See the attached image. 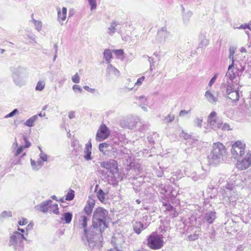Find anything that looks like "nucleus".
Returning <instances> with one entry per match:
<instances>
[{
	"label": "nucleus",
	"mask_w": 251,
	"mask_h": 251,
	"mask_svg": "<svg viewBox=\"0 0 251 251\" xmlns=\"http://www.w3.org/2000/svg\"><path fill=\"white\" fill-rule=\"evenodd\" d=\"M37 115H38V116H39L40 117H44L45 116V114L44 113V114H42V113H40Z\"/></svg>",
	"instance_id": "bf43d9fd"
},
{
	"label": "nucleus",
	"mask_w": 251,
	"mask_h": 251,
	"mask_svg": "<svg viewBox=\"0 0 251 251\" xmlns=\"http://www.w3.org/2000/svg\"><path fill=\"white\" fill-rule=\"evenodd\" d=\"M115 25H116V24L115 23H113L111 25V26L110 27H109V29L110 30V33H112L114 32L115 29Z\"/></svg>",
	"instance_id": "de8ad7c7"
},
{
	"label": "nucleus",
	"mask_w": 251,
	"mask_h": 251,
	"mask_svg": "<svg viewBox=\"0 0 251 251\" xmlns=\"http://www.w3.org/2000/svg\"><path fill=\"white\" fill-rule=\"evenodd\" d=\"M218 128H221V129L223 130H232V129L230 127V125L228 124H227V123H225L223 125H222V124H220V125H218Z\"/></svg>",
	"instance_id": "c756f323"
},
{
	"label": "nucleus",
	"mask_w": 251,
	"mask_h": 251,
	"mask_svg": "<svg viewBox=\"0 0 251 251\" xmlns=\"http://www.w3.org/2000/svg\"><path fill=\"white\" fill-rule=\"evenodd\" d=\"M24 149V147L22 146H21L20 147L18 148L17 150L15 155L17 156L19 155L23 151Z\"/></svg>",
	"instance_id": "49530a36"
},
{
	"label": "nucleus",
	"mask_w": 251,
	"mask_h": 251,
	"mask_svg": "<svg viewBox=\"0 0 251 251\" xmlns=\"http://www.w3.org/2000/svg\"><path fill=\"white\" fill-rule=\"evenodd\" d=\"M251 165V153L248 151L241 159L237 160L236 168L240 170H245Z\"/></svg>",
	"instance_id": "0eeeda50"
},
{
	"label": "nucleus",
	"mask_w": 251,
	"mask_h": 251,
	"mask_svg": "<svg viewBox=\"0 0 251 251\" xmlns=\"http://www.w3.org/2000/svg\"><path fill=\"white\" fill-rule=\"evenodd\" d=\"M40 158L43 162L47 161L48 160V156L47 154L43 151H41L40 154Z\"/></svg>",
	"instance_id": "e433bc0d"
},
{
	"label": "nucleus",
	"mask_w": 251,
	"mask_h": 251,
	"mask_svg": "<svg viewBox=\"0 0 251 251\" xmlns=\"http://www.w3.org/2000/svg\"><path fill=\"white\" fill-rule=\"evenodd\" d=\"M25 39H26L27 40V39L30 40L29 42L31 44H34V43H36V36L34 35H27L25 37Z\"/></svg>",
	"instance_id": "473e14b6"
},
{
	"label": "nucleus",
	"mask_w": 251,
	"mask_h": 251,
	"mask_svg": "<svg viewBox=\"0 0 251 251\" xmlns=\"http://www.w3.org/2000/svg\"><path fill=\"white\" fill-rule=\"evenodd\" d=\"M1 216L3 218L10 217L12 216V213L11 211H4L1 214Z\"/></svg>",
	"instance_id": "c9c22d12"
},
{
	"label": "nucleus",
	"mask_w": 251,
	"mask_h": 251,
	"mask_svg": "<svg viewBox=\"0 0 251 251\" xmlns=\"http://www.w3.org/2000/svg\"><path fill=\"white\" fill-rule=\"evenodd\" d=\"M45 81L44 80H39L35 87V90L42 91L45 88Z\"/></svg>",
	"instance_id": "bb28decb"
},
{
	"label": "nucleus",
	"mask_w": 251,
	"mask_h": 251,
	"mask_svg": "<svg viewBox=\"0 0 251 251\" xmlns=\"http://www.w3.org/2000/svg\"><path fill=\"white\" fill-rule=\"evenodd\" d=\"M103 57L107 63L110 64V61L112 58V54L111 50L109 49H106L103 52Z\"/></svg>",
	"instance_id": "aec40b11"
},
{
	"label": "nucleus",
	"mask_w": 251,
	"mask_h": 251,
	"mask_svg": "<svg viewBox=\"0 0 251 251\" xmlns=\"http://www.w3.org/2000/svg\"><path fill=\"white\" fill-rule=\"evenodd\" d=\"M73 88L74 90H75V91H78L81 92L82 90L81 88L77 85H74Z\"/></svg>",
	"instance_id": "603ef678"
},
{
	"label": "nucleus",
	"mask_w": 251,
	"mask_h": 251,
	"mask_svg": "<svg viewBox=\"0 0 251 251\" xmlns=\"http://www.w3.org/2000/svg\"><path fill=\"white\" fill-rule=\"evenodd\" d=\"M133 228L136 234H139L145 228L144 226V225L141 222H136L133 226Z\"/></svg>",
	"instance_id": "4468645a"
},
{
	"label": "nucleus",
	"mask_w": 251,
	"mask_h": 251,
	"mask_svg": "<svg viewBox=\"0 0 251 251\" xmlns=\"http://www.w3.org/2000/svg\"><path fill=\"white\" fill-rule=\"evenodd\" d=\"M73 215L71 213L67 212L64 214V221L65 223L69 224L72 220Z\"/></svg>",
	"instance_id": "c85d7f7f"
},
{
	"label": "nucleus",
	"mask_w": 251,
	"mask_h": 251,
	"mask_svg": "<svg viewBox=\"0 0 251 251\" xmlns=\"http://www.w3.org/2000/svg\"><path fill=\"white\" fill-rule=\"evenodd\" d=\"M109 144L106 143H102L99 145V148L101 152H102L103 154H105V152L108 151L107 148L109 147Z\"/></svg>",
	"instance_id": "a878e982"
},
{
	"label": "nucleus",
	"mask_w": 251,
	"mask_h": 251,
	"mask_svg": "<svg viewBox=\"0 0 251 251\" xmlns=\"http://www.w3.org/2000/svg\"><path fill=\"white\" fill-rule=\"evenodd\" d=\"M205 96L207 99L210 102H216L217 101V98L215 97L209 91H207L205 92Z\"/></svg>",
	"instance_id": "5701e85b"
},
{
	"label": "nucleus",
	"mask_w": 251,
	"mask_h": 251,
	"mask_svg": "<svg viewBox=\"0 0 251 251\" xmlns=\"http://www.w3.org/2000/svg\"><path fill=\"white\" fill-rule=\"evenodd\" d=\"M89 3L91 5V9H96L97 7L96 0H88Z\"/></svg>",
	"instance_id": "72a5a7b5"
},
{
	"label": "nucleus",
	"mask_w": 251,
	"mask_h": 251,
	"mask_svg": "<svg viewBox=\"0 0 251 251\" xmlns=\"http://www.w3.org/2000/svg\"><path fill=\"white\" fill-rule=\"evenodd\" d=\"M75 117V112L71 111L69 113V117L70 119H73Z\"/></svg>",
	"instance_id": "5fc2aeb1"
},
{
	"label": "nucleus",
	"mask_w": 251,
	"mask_h": 251,
	"mask_svg": "<svg viewBox=\"0 0 251 251\" xmlns=\"http://www.w3.org/2000/svg\"><path fill=\"white\" fill-rule=\"evenodd\" d=\"M164 237L162 234L152 232L147 238V245L152 250H159L162 249L165 244Z\"/></svg>",
	"instance_id": "7ed1b4c3"
},
{
	"label": "nucleus",
	"mask_w": 251,
	"mask_h": 251,
	"mask_svg": "<svg viewBox=\"0 0 251 251\" xmlns=\"http://www.w3.org/2000/svg\"><path fill=\"white\" fill-rule=\"evenodd\" d=\"M198 235L197 234H194L193 235H190L188 236L189 240L193 241L198 238Z\"/></svg>",
	"instance_id": "a19ab883"
},
{
	"label": "nucleus",
	"mask_w": 251,
	"mask_h": 251,
	"mask_svg": "<svg viewBox=\"0 0 251 251\" xmlns=\"http://www.w3.org/2000/svg\"><path fill=\"white\" fill-rule=\"evenodd\" d=\"M100 166L109 170L112 175L117 174L119 172L118 162L114 159H110L101 162Z\"/></svg>",
	"instance_id": "6e6552de"
},
{
	"label": "nucleus",
	"mask_w": 251,
	"mask_h": 251,
	"mask_svg": "<svg viewBox=\"0 0 251 251\" xmlns=\"http://www.w3.org/2000/svg\"><path fill=\"white\" fill-rule=\"evenodd\" d=\"M66 192L67 194L65 196V200L66 201H71L73 200L75 197V191L72 189H69Z\"/></svg>",
	"instance_id": "393cba45"
},
{
	"label": "nucleus",
	"mask_w": 251,
	"mask_h": 251,
	"mask_svg": "<svg viewBox=\"0 0 251 251\" xmlns=\"http://www.w3.org/2000/svg\"><path fill=\"white\" fill-rule=\"evenodd\" d=\"M10 71L12 73V76L13 78L15 83L18 85L21 86L23 83L20 80L19 77H23L26 75V69L21 66L11 67Z\"/></svg>",
	"instance_id": "39448f33"
},
{
	"label": "nucleus",
	"mask_w": 251,
	"mask_h": 251,
	"mask_svg": "<svg viewBox=\"0 0 251 251\" xmlns=\"http://www.w3.org/2000/svg\"><path fill=\"white\" fill-rule=\"evenodd\" d=\"M95 205V201L93 199H90L88 201L87 204L85 205L84 211L88 214L90 215L92 212Z\"/></svg>",
	"instance_id": "ddd939ff"
},
{
	"label": "nucleus",
	"mask_w": 251,
	"mask_h": 251,
	"mask_svg": "<svg viewBox=\"0 0 251 251\" xmlns=\"http://www.w3.org/2000/svg\"><path fill=\"white\" fill-rule=\"evenodd\" d=\"M39 150H40V151H42L41 148L40 147H38Z\"/></svg>",
	"instance_id": "774afa93"
},
{
	"label": "nucleus",
	"mask_w": 251,
	"mask_h": 251,
	"mask_svg": "<svg viewBox=\"0 0 251 251\" xmlns=\"http://www.w3.org/2000/svg\"><path fill=\"white\" fill-rule=\"evenodd\" d=\"M33 227V224L32 223H29L27 227H26V233L25 234V235H27V231L29 230H30Z\"/></svg>",
	"instance_id": "8fccbe9b"
},
{
	"label": "nucleus",
	"mask_w": 251,
	"mask_h": 251,
	"mask_svg": "<svg viewBox=\"0 0 251 251\" xmlns=\"http://www.w3.org/2000/svg\"><path fill=\"white\" fill-rule=\"evenodd\" d=\"M234 50H230V55H229V58H232V60H233V55L234 54Z\"/></svg>",
	"instance_id": "6e6d98bb"
},
{
	"label": "nucleus",
	"mask_w": 251,
	"mask_h": 251,
	"mask_svg": "<svg viewBox=\"0 0 251 251\" xmlns=\"http://www.w3.org/2000/svg\"><path fill=\"white\" fill-rule=\"evenodd\" d=\"M19 112L18 110L17 109H14L12 112L9 113L8 114L6 115L5 116V118H8L10 117H12L14 116L15 114L18 113Z\"/></svg>",
	"instance_id": "f704fd0d"
},
{
	"label": "nucleus",
	"mask_w": 251,
	"mask_h": 251,
	"mask_svg": "<svg viewBox=\"0 0 251 251\" xmlns=\"http://www.w3.org/2000/svg\"><path fill=\"white\" fill-rule=\"evenodd\" d=\"M230 91H236L234 90V86L233 85H228L226 88V92L228 93Z\"/></svg>",
	"instance_id": "37998d69"
},
{
	"label": "nucleus",
	"mask_w": 251,
	"mask_h": 251,
	"mask_svg": "<svg viewBox=\"0 0 251 251\" xmlns=\"http://www.w3.org/2000/svg\"><path fill=\"white\" fill-rule=\"evenodd\" d=\"M229 78H230V79L231 80H232V79L234 78V76H233V77H232V76H230L229 77Z\"/></svg>",
	"instance_id": "338daca9"
},
{
	"label": "nucleus",
	"mask_w": 251,
	"mask_h": 251,
	"mask_svg": "<svg viewBox=\"0 0 251 251\" xmlns=\"http://www.w3.org/2000/svg\"><path fill=\"white\" fill-rule=\"evenodd\" d=\"M72 80L75 83H78L79 81V77L77 74H75L72 77Z\"/></svg>",
	"instance_id": "ea45409f"
},
{
	"label": "nucleus",
	"mask_w": 251,
	"mask_h": 251,
	"mask_svg": "<svg viewBox=\"0 0 251 251\" xmlns=\"http://www.w3.org/2000/svg\"><path fill=\"white\" fill-rule=\"evenodd\" d=\"M30 161L32 169L36 171L39 170L43 165V162L40 160H39L37 161V162H36L33 160L31 159Z\"/></svg>",
	"instance_id": "f3484780"
},
{
	"label": "nucleus",
	"mask_w": 251,
	"mask_h": 251,
	"mask_svg": "<svg viewBox=\"0 0 251 251\" xmlns=\"http://www.w3.org/2000/svg\"><path fill=\"white\" fill-rule=\"evenodd\" d=\"M97 197L99 200L101 201L104 202L105 200V194L103 192L102 189H100L97 193Z\"/></svg>",
	"instance_id": "cd10ccee"
},
{
	"label": "nucleus",
	"mask_w": 251,
	"mask_h": 251,
	"mask_svg": "<svg viewBox=\"0 0 251 251\" xmlns=\"http://www.w3.org/2000/svg\"><path fill=\"white\" fill-rule=\"evenodd\" d=\"M23 240L27 241L24 234L18 231L13 232L10 235L9 246L12 247L15 251L19 250L23 246Z\"/></svg>",
	"instance_id": "20e7f679"
},
{
	"label": "nucleus",
	"mask_w": 251,
	"mask_h": 251,
	"mask_svg": "<svg viewBox=\"0 0 251 251\" xmlns=\"http://www.w3.org/2000/svg\"><path fill=\"white\" fill-rule=\"evenodd\" d=\"M216 77H217V75H215L211 79V80H210L209 82V85L210 86H211L214 83V82L216 80Z\"/></svg>",
	"instance_id": "3c124183"
},
{
	"label": "nucleus",
	"mask_w": 251,
	"mask_h": 251,
	"mask_svg": "<svg viewBox=\"0 0 251 251\" xmlns=\"http://www.w3.org/2000/svg\"><path fill=\"white\" fill-rule=\"evenodd\" d=\"M216 214L215 211H211L206 214L205 216L206 221L209 224H212L216 218Z\"/></svg>",
	"instance_id": "2eb2a0df"
},
{
	"label": "nucleus",
	"mask_w": 251,
	"mask_h": 251,
	"mask_svg": "<svg viewBox=\"0 0 251 251\" xmlns=\"http://www.w3.org/2000/svg\"><path fill=\"white\" fill-rule=\"evenodd\" d=\"M108 212L102 207L97 208L93 216V226L102 233L107 226L105 223V218L107 216Z\"/></svg>",
	"instance_id": "f257e3e1"
},
{
	"label": "nucleus",
	"mask_w": 251,
	"mask_h": 251,
	"mask_svg": "<svg viewBox=\"0 0 251 251\" xmlns=\"http://www.w3.org/2000/svg\"><path fill=\"white\" fill-rule=\"evenodd\" d=\"M92 144L90 141L85 145L84 149L85 155L84 158L87 160L92 159L91 155Z\"/></svg>",
	"instance_id": "f8f14e48"
},
{
	"label": "nucleus",
	"mask_w": 251,
	"mask_h": 251,
	"mask_svg": "<svg viewBox=\"0 0 251 251\" xmlns=\"http://www.w3.org/2000/svg\"><path fill=\"white\" fill-rule=\"evenodd\" d=\"M18 230L21 232L22 233H23L22 234L24 233L25 232V230L23 229V228H21L20 227H18Z\"/></svg>",
	"instance_id": "4d7b16f0"
},
{
	"label": "nucleus",
	"mask_w": 251,
	"mask_h": 251,
	"mask_svg": "<svg viewBox=\"0 0 251 251\" xmlns=\"http://www.w3.org/2000/svg\"><path fill=\"white\" fill-rule=\"evenodd\" d=\"M4 52V49H0V52L1 53H3Z\"/></svg>",
	"instance_id": "e2e57ef3"
},
{
	"label": "nucleus",
	"mask_w": 251,
	"mask_h": 251,
	"mask_svg": "<svg viewBox=\"0 0 251 251\" xmlns=\"http://www.w3.org/2000/svg\"><path fill=\"white\" fill-rule=\"evenodd\" d=\"M84 89L85 90H86V91H88V92H89L92 93H93L95 92V91H96V90H95V89L91 88H90V87H89V86H84Z\"/></svg>",
	"instance_id": "a18cd8bd"
},
{
	"label": "nucleus",
	"mask_w": 251,
	"mask_h": 251,
	"mask_svg": "<svg viewBox=\"0 0 251 251\" xmlns=\"http://www.w3.org/2000/svg\"><path fill=\"white\" fill-rule=\"evenodd\" d=\"M88 219L85 216H81V219L79 220V225L81 228H83L85 235L87 234L86 226Z\"/></svg>",
	"instance_id": "dca6fc26"
},
{
	"label": "nucleus",
	"mask_w": 251,
	"mask_h": 251,
	"mask_svg": "<svg viewBox=\"0 0 251 251\" xmlns=\"http://www.w3.org/2000/svg\"><path fill=\"white\" fill-rule=\"evenodd\" d=\"M188 113V111L186 110H181L179 114V116H183L184 115L187 114Z\"/></svg>",
	"instance_id": "864d4df0"
},
{
	"label": "nucleus",
	"mask_w": 251,
	"mask_h": 251,
	"mask_svg": "<svg viewBox=\"0 0 251 251\" xmlns=\"http://www.w3.org/2000/svg\"><path fill=\"white\" fill-rule=\"evenodd\" d=\"M166 119L168 122H171L175 120V115L173 114H169Z\"/></svg>",
	"instance_id": "79ce46f5"
},
{
	"label": "nucleus",
	"mask_w": 251,
	"mask_h": 251,
	"mask_svg": "<svg viewBox=\"0 0 251 251\" xmlns=\"http://www.w3.org/2000/svg\"><path fill=\"white\" fill-rule=\"evenodd\" d=\"M57 14H58V21L60 23V24L62 25H63V16L61 14V9L59 7L57 8Z\"/></svg>",
	"instance_id": "2f4dec72"
},
{
	"label": "nucleus",
	"mask_w": 251,
	"mask_h": 251,
	"mask_svg": "<svg viewBox=\"0 0 251 251\" xmlns=\"http://www.w3.org/2000/svg\"><path fill=\"white\" fill-rule=\"evenodd\" d=\"M238 28L239 29H244L247 28V29H249L251 30V24H249L242 25Z\"/></svg>",
	"instance_id": "4c0bfd02"
},
{
	"label": "nucleus",
	"mask_w": 251,
	"mask_h": 251,
	"mask_svg": "<svg viewBox=\"0 0 251 251\" xmlns=\"http://www.w3.org/2000/svg\"><path fill=\"white\" fill-rule=\"evenodd\" d=\"M217 115L215 111L211 112L208 117V122L211 125H214L216 123V116Z\"/></svg>",
	"instance_id": "412c9836"
},
{
	"label": "nucleus",
	"mask_w": 251,
	"mask_h": 251,
	"mask_svg": "<svg viewBox=\"0 0 251 251\" xmlns=\"http://www.w3.org/2000/svg\"><path fill=\"white\" fill-rule=\"evenodd\" d=\"M145 78V76H144L139 78L137 79L136 82L135 83V85H138V86L140 85L143 83V82L144 81Z\"/></svg>",
	"instance_id": "58836bf2"
},
{
	"label": "nucleus",
	"mask_w": 251,
	"mask_h": 251,
	"mask_svg": "<svg viewBox=\"0 0 251 251\" xmlns=\"http://www.w3.org/2000/svg\"><path fill=\"white\" fill-rule=\"evenodd\" d=\"M27 223L26 219H23L22 220H20L18 222V224L20 226H23L26 224Z\"/></svg>",
	"instance_id": "09e8293b"
},
{
	"label": "nucleus",
	"mask_w": 251,
	"mask_h": 251,
	"mask_svg": "<svg viewBox=\"0 0 251 251\" xmlns=\"http://www.w3.org/2000/svg\"><path fill=\"white\" fill-rule=\"evenodd\" d=\"M233 65H234V62H233V60H232V64L228 66V70H229L232 67H233Z\"/></svg>",
	"instance_id": "13d9d810"
},
{
	"label": "nucleus",
	"mask_w": 251,
	"mask_h": 251,
	"mask_svg": "<svg viewBox=\"0 0 251 251\" xmlns=\"http://www.w3.org/2000/svg\"><path fill=\"white\" fill-rule=\"evenodd\" d=\"M63 10H64V14H66V12H67V9H66V8H65V7H64Z\"/></svg>",
	"instance_id": "680f3d73"
},
{
	"label": "nucleus",
	"mask_w": 251,
	"mask_h": 251,
	"mask_svg": "<svg viewBox=\"0 0 251 251\" xmlns=\"http://www.w3.org/2000/svg\"><path fill=\"white\" fill-rule=\"evenodd\" d=\"M14 144L16 145V146H18V143H17V142L16 141V140H15V142Z\"/></svg>",
	"instance_id": "69168bd1"
},
{
	"label": "nucleus",
	"mask_w": 251,
	"mask_h": 251,
	"mask_svg": "<svg viewBox=\"0 0 251 251\" xmlns=\"http://www.w3.org/2000/svg\"><path fill=\"white\" fill-rule=\"evenodd\" d=\"M49 212H52L54 214H58L59 212L58 204L51 203L50 205Z\"/></svg>",
	"instance_id": "b1692460"
},
{
	"label": "nucleus",
	"mask_w": 251,
	"mask_h": 251,
	"mask_svg": "<svg viewBox=\"0 0 251 251\" xmlns=\"http://www.w3.org/2000/svg\"><path fill=\"white\" fill-rule=\"evenodd\" d=\"M24 140L25 143V148H28L30 146V143L27 140V139L25 136H23Z\"/></svg>",
	"instance_id": "c03bdc74"
},
{
	"label": "nucleus",
	"mask_w": 251,
	"mask_h": 251,
	"mask_svg": "<svg viewBox=\"0 0 251 251\" xmlns=\"http://www.w3.org/2000/svg\"><path fill=\"white\" fill-rule=\"evenodd\" d=\"M106 75L108 77L113 78L119 76L120 72L111 64H109L106 69Z\"/></svg>",
	"instance_id": "9d476101"
},
{
	"label": "nucleus",
	"mask_w": 251,
	"mask_h": 251,
	"mask_svg": "<svg viewBox=\"0 0 251 251\" xmlns=\"http://www.w3.org/2000/svg\"><path fill=\"white\" fill-rule=\"evenodd\" d=\"M227 153L226 147L222 143H214L211 153L208 157V161L211 164L215 163L216 161L223 159Z\"/></svg>",
	"instance_id": "f03ea898"
},
{
	"label": "nucleus",
	"mask_w": 251,
	"mask_h": 251,
	"mask_svg": "<svg viewBox=\"0 0 251 251\" xmlns=\"http://www.w3.org/2000/svg\"><path fill=\"white\" fill-rule=\"evenodd\" d=\"M38 119V115H35L29 119L27 120L25 123V125L29 127H32L34 125V123L37 121Z\"/></svg>",
	"instance_id": "a211bd4d"
},
{
	"label": "nucleus",
	"mask_w": 251,
	"mask_h": 251,
	"mask_svg": "<svg viewBox=\"0 0 251 251\" xmlns=\"http://www.w3.org/2000/svg\"><path fill=\"white\" fill-rule=\"evenodd\" d=\"M51 198L53 200H56V197L55 195H53L51 196Z\"/></svg>",
	"instance_id": "052dcab7"
},
{
	"label": "nucleus",
	"mask_w": 251,
	"mask_h": 251,
	"mask_svg": "<svg viewBox=\"0 0 251 251\" xmlns=\"http://www.w3.org/2000/svg\"><path fill=\"white\" fill-rule=\"evenodd\" d=\"M228 98L233 101H236L238 100L239 98V95L238 91H230L227 93Z\"/></svg>",
	"instance_id": "6ab92c4d"
},
{
	"label": "nucleus",
	"mask_w": 251,
	"mask_h": 251,
	"mask_svg": "<svg viewBox=\"0 0 251 251\" xmlns=\"http://www.w3.org/2000/svg\"><path fill=\"white\" fill-rule=\"evenodd\" d=\"M31 17L32 18L31 21L34 23L36 29L38 31H40L41 30L42 27V24L41 21L35 20L33 18V14H32Z\"/></svg>",
	"instance_id": "4be33fe9"
},
{
	"label": "nucleus",
	"mask_w": 251,
	"mask_h": 251,
	"mask_svg": "<svg viewBox=\"0 0 251 251\" xmlns=\"http://www.w3.org/2000/svg\"><path fill=\"white\" fill-rule=\"evenodd\" d=\"M52 201L51 200L43 202L41 204L36 206L37 209L43 212L49 211L50 205Z\"/></svg>",
	"instance_id": "9b49d317"
},
{
	"label": "nucleus",
	"mask_w": 251,
	"mask_h": 251,
	"mask_svg": "<svg viewBox=\"0 0 251 251\" xmlns=\"http://www.w3.org/2000/svg\"><path fill=\"white\" fill-rule=\"evenodd\" d=\"M246 144L241 141L234 142L231 146L230 150L231 155L234 158L242 157L245 154Z\"/></svg>",
	"instance_id": "423d86ee"
},
{
	"label": "nucleus",
	"mask_w": 251,
	"mask_h": 251,
	"mask_svg": "<svg viewBox=\"0 0 251 251\" xmlns=\"http://www.w3.org/2000/svg\"><path fill=\"white\" fill-rule=\"evenodd\" d=\"M136 202L138 203V204H140L141 203V201L139 200H137L136 201Z\"/></svg>",
	"instance_id": "0e129e2a"
},
{
	"label": "nucleus",
	"mask_w": 251,
	"mask_h": 251,
	"mask_svg": "<svg viewBox=\"0 0 251 251\" xmlns=\"http://www.w3.org/2000/svg\"><path fill=\"white\" fill-rule=\"evenodd\" d=\"M113 52L115 53V54L118 57H121L122 58L124 57V50L122 49L120 50H113Z\"/></svg>",
	"instance_id": "7c9ffc66"
},
{
	"label": "nucleus",
	"mask_w": 251,
	"mask_h": 251,
	"mask_svg": "<svg viewBox=\"0 0 251 251\" xmlns=\"http://www.w3.org/2000/svg\"><path fill=\"white\" fill-rule=\"evenodd\" d=\"M110 134L108 128L103 124L100 126L96 135V139L97 141L101 142L106 139Z\"/></svg>",
	"instance_id": "1a4fd4ad"
}]
</instances>
